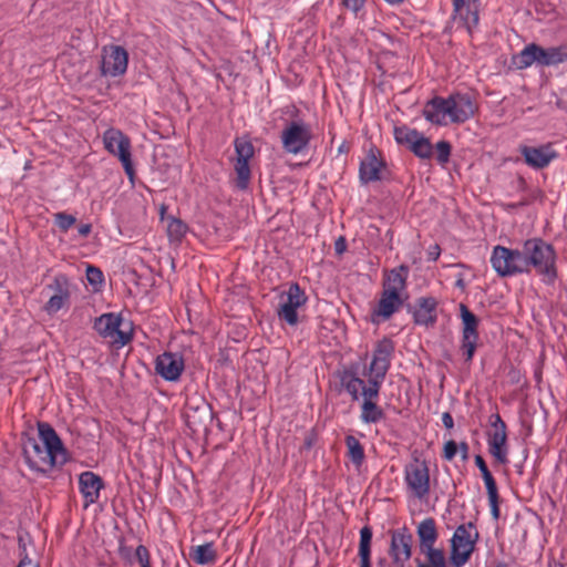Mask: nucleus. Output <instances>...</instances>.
Returning a JSON list of instances; mask_svg holds the SVG:
<instances>
[{"label": "nucleus", "mask_w": 567, "mask_h": 567, "mask_svg": "<svg viewBox=\"0 0 567 567\" xmlns=\"http://www.w3.org/2000/svg\"><path fill=\"white\" fill-rule=\"evenodd\" d=\"M404 481L411 494L423 499L430 494V468L424 460L414 457L413 461L404 467Z\"/></svg>", "instance_id": "obj_8"}, {"label": "nucleus", "mask_w": 567, "mask_h": 567, "mask_svg": "<svg viewBox=\"0 0 567 567\" xmlns=\"http://www.w3.org/2000/svg\"><path fill=\"white\" fill-rule=\"evenodd\" d=\"M123 320L120 315L113 312L104 313L95 319L94 329L104 338H114V343L125 346L132 338V331L121 329Z\"/></svg>", "instance_id": "obj_13"}, {"label": "nucleus", "mask_w": 567, "mask_h": 567, "mask_svg": "<svg viewBox=\"0 0 567 567\" xmlns=\"http://www.w3.org/2000/svg\"><path fill=\"white\" fill-rule=\"evenodd\" d=\"M419 538V549L425 556L426 563L415 558L416 567H447L445 553L442 548H436L439 539L436 522L432 517L421 520L416 527Z\"/></svg>", "instance_id": "obj_2"}, {"label": "nucleus", "mask_w": 567, "mask_h": 567, "mask_svg": "<svg viewBox=\"0 0 567 567\" xmlns=\"http://www.w3.org/2000/svg\"><path fill=\"white\" fill-rule=\"evenodd\" d=\"M437 301L434 297H420L414 306L408 305V311L412 313L415 324L434 326L437 320Z\"/></svg>", "instance_id": "obj_18"}, {"label": "nucleus", "mask_w": 567, "mask_h": 567, "mask_svg": "<svg viewBox=\"0 0 567 567\" xmlns=\"http://www.w3.org/2000/svg\"><path fill=\"white\" fill-rule=\"evenodd\" d=\"M478 339L480 337L462 336L461 351L465 358V362L470 363L473 360Z\"/></svg>", "instance_id": "obj_40"}, {"label": "nucleus", "mask_w": 567, "mask_h": 567, "mask_svg": "<svg viewBox=\"0 0 567 567\" xmlns=\"http://www.w3.org/2000/svg\"><path fill=\"white\" fill-rule=\"evenodd\" d=\"M420 132L408 126H398L394 128V138L398 144L404 145L408 148L412 146V143L420 136Z\"/></svg>", "instance_id": "obj_36"}, {"label": "nucleus", "mask_w": 567, "mask_h": 567, "mask_svg": "<svg viewBox=\"0 0 567 567\" xmlns=\"http://www.w3.org/2000/svg\"><path fill=\"white\" fill-rule=\"evenodd\" d=\"M86 279L90 285L94 286L95 288L101 286L104 281L103 272L100 268L95 266H87L86 268Z\"/></svg>", "instance_id": "obj_46"}, {"label": "nucleus", "mask_w": 567, "mask_h": 567, "mask_svg": "<svg viewBox=\"0 0 567 567\" xmlns=\"http://www.w3.org/2000/svg\"><path fill=\"white\" fill-rule=\"evenodd\" d=\"M478 0H453L454 20H457L468 33L478 25Z\"/></svg>", "instance_id": "obj_19"}, {"label": "nucleus", "mask_w": 567, "mask_h": 567, "mask_svg": "<svg viewBox=\"0 0 567 567\" xmlns=\"http://www.w3.org/2000/svg\"><path fill=\"white\" fill-rule=\"evenodd\" d=\"M80 491L85 498V506L99 499L100 491L103 487L102 478L93 472H83L79 477Z\"/></svg>", "instance_id": "obj_24"}, {"label": "nucleus", "mask_w": 567, "mask_h": 567, "mask_svg": "<svg viewBox=\"0 0 567 567\" xmlns=\"http://www.w3.org/2000/svg\"><path fill=\"white\" fill-rule=\"evenodd\" d=\"M491 264L501 277H509L526 271L523 247L520 249H509L503 246L494 247Z\"/></svg>", "instance_id": "obj_7"}, {"label": "nucleus", "mask_w": 567, "mask_h": 567, "mask_svg": "<svg viewBox=\"0 0 567 567\" xmlns=\"http://www.w3.org/2000/svg\"><path fill=\"white\" fill-rule=\"evenodd\" d=\"M337 375L339 378L341 388L350 394L351 399L353 401L359 400V396L363 392V389L368 386V384L361 378H359L357 367L351 365L343 369L342 371H338Z\"/></svg>", "instance_id": "obj_23"}, {"label": "nucleus", "mask_w": 567, "mask_h": 567, "mask_svg": "<svg viewBox=\"0 0 567 567\" xmlns=\"http://www.w3.org/2000/svg\"><path fill=\"white\" fill-rule=\"evenodd\" d=\"M23 454L29 467L39 473H47L48 470L66 463V458L53 454L51 450L35 440H29L24 446Z\"/></svg>", "instance_id": "obj_9"}, {"label": "nucleus", "mask_w": 567, "mask_h": 567, "mask_svg": "<svg viewBox=\"0 0 567 567\" xmlns=\"http://www.w3.org/2000/svg\"><path fill=\"white\" fill-rule=\"evenodd\" d=\"M474 523L470 522L466 525L462 524L457 526L452 538H451V553L450 561L453 567H463L471 558L475 544L478 539V533L475 532L472 538L470 528H474Z\"/></svg>", "instance_id": "obj_6"}, {"label": "nucleus", "mask_w": 567, "mask_h": 567, "mask_svg": "<svg viewBox=\"0 0 567 567\" xmlns=\"http://www.w3.org/2000/svg\"><path fill=\"white\" fill-rule=\"evenodd\" d=\"M307 300L308 297L300 286L297 282L291 284L286 292V300L277 310L279 319L284 320L289 326H297L299 322L297 309L303 306Z\"/></svg>", "instance_id": "obj_14"}, {"label": "nucleus", "mask_w": 567, "mask_h": 567, "mask_svg": "<svg viewBox=\"0 0 567 567\" xmlns=\"http://www.w3.org/2000/svg\"><path fill=\"white\" fill-rule=\"evenodd\" d=\"M455 286L461 288V289H464L465 288V282H464V279L462 278V276H460L455 282Z\"/></svg>", "instance_id": "obj_55"}, {"label": "nucleus", "mask_w": 567, "mask_h": 567, "mask_svg": "<svg viewBox=\"0 0 567 567\" xmlns=\"http://www.w3.org/2000/svg\"><path fill=\"white\" fill-rule=\"evenodd\" d=\"M342 3L347 9L357 13L363 8L365 0H342Z\"/></svg>", "instance_id": "obj_49"}, {"label": "nucleus", "mask_w": 567, "mask_h": 567, "mask_svg": "<svg viewBox=\"0 0 567 567\" xmlns=\"http://www.w3.org/2000/svg\"><path fill=\"white\" fill-rule=\"evenodd\" d=\"M311 447H312V442H311V440H306V442H305V449H306V450H310Z\"/></svg>", "instance_id": "obj_57"}, {"label": "nucleus", "mask_w": 567, "mask_h": 567, "mask_svg": "<svg viewBox=\"0 0 567 567\" xmlns=\"http://www.w3.org/2000/svg\"><path fill=\"white\" fill-rule=\"evenodd\" d=\"M391 543L389 555L393 567H405L412 556L413 535L406 526L390 532Z\"/></svg>", "instance_id": "obj_12"}, {"label": "nucleus", "mask_w": 567, "mask_h": 567, "mask_svg": "<svg viewBox=\"0 0 567 567\" xmlns=\"http://www.w3.org/2000/svg\"><path fill=\"white\" fill-rule=\"evenodd\" d=\"M409 272L410 268L406 265H400L390 270L383 281V290L402 295L406 288Z\"/></svg>", "instance_id": "obj_28"}, {"label": "nucleus", "mask_w": 567, "mask_h": 567, "mask_svg": "<svg viewBox=\"0 0 567 567\" xmlns=\"http://www.w3.org/2000/svg\"><path fill=\"white\" fill-rule=\"evenodd\" d=\"M19 543V556L20 561L17 567H39L37 563H34L27 553V544L24 539L20 536L18 539Z\"/></svg>", "instance_id": "obj_44"}, {"label": "nucleus", "mask_w": 567, "mask_h": 567, "mask_svg": "<svg viewBox=\"0 0 567 567\" xmlns=\"http://www.w3.org/2000/svg\"><path fill=\"white\" fill-rule=\"evenodd\" d=\"M175 567H181L178 564Z\"/></svg>", "instance_id": "obj_59"}, {"label": "nucleus", "mask_w": 567, "mask_h": 567, "mask_svg": "<svg viewBox=\"0 0 567 567\" xmlns=\"http://www.w3.org/2000/svg\"><path fill=\"white\" fill-rule=\"evenodd\" d=\"M423 116L435 125H446V116L451 118L450 97L434 96L423 109Z\"/></svg>", "instance_id": "obj_21"}, {"label": "nucleus", "mask_w": 567, "mask_h": 567, "mask_svg": "<svg viewBox=\"0 0 567 567\" xmlns=\"http://www.w3.org/2000/svg\"><path fill=\"white\" fill-rule=\"evenodd\" d=\"M344 442L348 450L347 454L351 462L358 467L361 466L365 455L364 449L360 441L353 435H347Z\"/></svg>", "instance_id": "obj_32"}, {"label": "nucleus", "mask_w": 567, "mask_h": 567, "mask_svg": "<svg viewBox=\"0 0 567 567\" xmlns=\"http://www.w3.org/2000/svg\"><path fill=\"white\" fill-rule=\"evenodd\" d=\"M78 231H79V235H80L81 237H84V238H85V237H87V236L91 234V231H92V226H91V224H82V225L79 227Z\"/></svg>", "instance_id": "obj_54"}, {"label": "nucleus", "mask_w": 567, "mask_h": 567, "mask_svg": "<svg viewBox=\"0 0 567 567\" xmlns=\"http://www.w3.org/2000/svg\"><path fill=\"white\" fill-rule=\"evenodd\" d=\"M76 221L73 215L60 212L54 214V224L63 233H66Z\"/></svg>", "instance_id": "obj_42"}, {"label": "nucleus", "mask_w": 567, "mask_h": 567, "mask_svg": "<svg viewBox=\"0 0 567 567\" xmlns=\"http://www.w3.org/2000/svg\"><path fill=\"white\" fill-rule=\"evenodd\" d=\"M518 151L525 164L534 169H543L558 157V153L554 150L551 143L539 146L519 145Z\"/></svg>", "instance_id": "obj_16"}, {"label": "nucleus", "mask_w": 567, "mask_h": 567, "mask_svg": "<svg viewBox=\"0 0 567 567\" xmlns=\"http://www.w3.org/2000/svg\"><path fill=\"white\" fill-rule=\"evenodd\" d=\"M373 532L368 525L360 529V543H359V557L361 560L360 567H371V542Z\"/></svg>", "instance_id": "obj_29"}, {"label": "nucleus", "mask_w": 567, "mask_h": 567, "mask_svg": "<svg viewBox=\"0 0 567 567\" xmlns=\"http://www.w3.org/2000/svg\"><path fill=\"white\" fill-rule=\"evenodd\" d=\"M380 385H377V392L375 394H369V385L363 389V392L361 395L363 396V403L361 406V420L363 423L370 424V423H378L379 421L383 420L385 414L383 410L377 405L373 400L378 398L380 392Z\"/></svg>", "instance_id": "obj_25"}, {"label": "nucleus", "mask_w": 567, "mask_h": 567, "mask_svg": "<svg viewBox=\"0 0 567 567\" xmlns=\"http://www.w3.org/2000/svg\"><path fill=\"white\" fill-rule=\"evenodd\" d=\"M190 556L193 560L198 565L213 564L216 560V551L214 549V544L206 543L204 545L193 547V553L190 554Z\"/></svg>", "instance_id": "obj_33"}, {"label": "nucleus", "mask_w": 567, "mask_h": 567, "mask_svg": "<svg viewBox=\"0 0 567 567\" xmlns=\"http://www.w3.org/2000/svg\"><path fill=\"white\" fill-rule=\"evenodd\" d=\"M347 250V240L343 236H340L334 241V251L337 255H342Z\"/></svg>", "instance_id": "obj_50"}, {"label": "nucleus", "mask_w": 567, "mask_h": 567, "mask_svg": "<svg viewBox=\"0 0 567 567\" xmlns=\"http://www.w3.org/2000/svg\"><path fill=\"white\" fill-rule=\"evenodd\" d=\"M234 169L236 173V187L240 190L247 189L251 178L249 162L236 161Z\"/></svg>", "instance_id": "obj_34"}, {"label": "nucleus", "mask_w": 567, "mask_h": 567, "mask_svg": "<svg viewBox=\"0 0 567 567\" xmlns=\"http://www.w3.org/2000/svg\"><path fill=\"white\" fill-rule=\"evenodd\" d=\"M135 558L141 567H151L150 551L144 545L137 546Z\"/></svg>", "instance_id": "obj_47"}, {"label": "nucleus", "mask_w": 567, "mask_h": 567, "mask_svg": "<svg viewBox=\"0 0 567 567\" xmlns=\"http://www.w3.org/2000/svg\"><path fill=\"white\" fill-rule=\"evenodd\" d=\"M384 1L390 4H399V3H402L404 0H384Z\"/></svg>", "instance_id": "obj_56"}, {"label": "nucleus", "mask_w": 567, "mask_h": 567, "mask_svg": "<svg viewBox=\"0 0 567 567\" xmlns=\"http://www.w3.org/2000/svg\"><path fill=\"white\" fill-rule=\"evenodd\" d=\"M312 138L310 125L302 120L290 121L281 132L282 148L289 154H300Z\"/></svg>", "instance_id": "obj_10"}, {"label": "nucleus", "mask_w": 567, "mask_h": 567, "mask_svg": "<svg viewBox=\"0 0 567 567\" xmlns=\"http://www.w3.org/2000/svg\"><path fill=\"white\" fill-rule=\"evenodd\" d=\"M339 152H343V145L339 147Z\"/></svg>", "instance_id": "obj_58"}, {"label": "nucleus", "mask_w": 567, "mask_h": 567, "mask_svg": "<svg viewBox=\"0 0 567 567\" xmlns=\"http://www.w3.org/2000/svg\"><path fill=\"white\" fill-rule=\"evenodd\" d=\"M435 150H436V161L440 164L447 163L450 159V156H451V150H452L451 144L447 141H440L436 143Z\"/></svg>", "instance_id": "obj_43"}, {"label": "nucleus", "mask_w": 567, "mask_h": 567, "mask_svg": "<svg viewBox=\"0 0 567 567\" xmlns=\"http://www.w3.org/2000/svg\"><path fill=\"white\" fill-rule=\"evenodd\" d=\"M187 225L178 218L172 217L167 225V234L169 239L173 241H181L187 233Z\"/></svg>", "instance_id": "obj_38"}, {"label": "nucleus", "mask_w": 567, "mask_h": 567, "mask_svg": "<svg viewBox=\"0 0 567 567\" xmlns=\"http://www.w3.org/2000/svg\"><path fill=\"white\" fill-rule=\"evenodd\" d=\"M442 423L446 429H452L454 426L453 417L449 412L443 413Z\"/></svg>", "instance_id": "obj_53"}, {"label": "nucleus", "mask_w": 567, "mask_h": 567, "mask_svg": "<svg viewBox=\"0 0 567 567\" xmlns=\"http://www.w3.org/2000/svg\"><path fill=\"white\" fill-rule=\"evenodd\" d=\"M458 451L461 453V457L463 461H466L468 458V451H470V446L466 442H461L458 444Z\"/></svg>", "instance_id": "obj_52"}, {"label": "nucleus", "mask_w": 567, "mask_h": 567, "mask_svg": "<svg viewBox=\"0 0 567 567\" xmlns=\"http://www.w3.org/2000/svg\"><path fill=\"white\" fill-rule=\"evenodd\" d=\"M449 97L452 123H464L475 115L477 106L472 95L467 93H455L451 94Z\"/></svg>", "instance_id": "obj_20"}, {"label": "nucleus", "mask_w": 567, "mask_h": 567, "mask_svg": "<svg viewBox=\"0 0 567 567\" xmlns=\"http://www.w3.org/2000/svg\"><path fill=\"white\" fill-rule=\"evenodd\" d=\"M39 437L43 446L48 447L53 454L68 460L66 450L55 430L47 422L38 424Z\"/></svg>", "instance_id": "obj_26"}, {"label": "nucleus", "mask_w": 567, "mask_h": 567, "mask_svg": "<svg viewBox=\"0 0 567 567\" xmlns=\"http://www.w3.org/2000/svg\"><path fill=\"white\" fill-rule=\"evenodd\" d=\"M487 496L488 502L491 506V514L495 520L499 518L501 512H499V495H498V488H492L487 489Z\"/></svg>", "instance_id": "obj_45"}, {"label": "nucleus", "mask_w": 567, "mask_h": 567, "mask_svg": "<svg viewBox=\"0 0 567 567\" xmlns=\"http://www.w3.org/2000/svg\"><path fill=\"white\" fill-rule=\"evenodd\" d=\"M409 150L422 159H430L433 155V145L423 134H420Z\"/></svg>", "instance_id": "obj_35"}, {"label": "nucleus", "mask_w": 567, "mask_h": 567, "mask_svg": "<svg viewBox=\"0 0 567 567\" xmlns=\"http://www.w3.org/2000/svg\"><path fill=\"white\" fill-rule=\"evenodd\" d=\"M394 349V342L386 337L377 343L368 368L370 374L368 379L369 394H375L377 385L381 386L390 369Z\"/></svg>", "instance_id": "obj_4"}, {"label": "nucleus", "mask_w": 567, "mask_h": 567, "mask_svg": "<svg viewBox=\"0 0 567 567\" xmlns=\"http://www.w3.org/2000/svg\"><path fill=\"white\" fill-rule=\"evenodd\" d=\"M184 359L178 353L164 352L155 360V371L166 381H177L184 371Z\"/></svg>", "instance_id": "obj_17"}, {"label": "nucleus", "mask_w": 567, "mask_h": 567, "mask_svg": "<svg viewBox=\"0 0 567 567\" xmlns=\"http://www.w3.org/2000/svg\"><path fill=\"white\" fill-rule=\"evenodd\" d=\"M386 173L388 166L381 151L375 146H371L360 163V182L367 185L373 182L382 181L385 178Z\"/></svg>", "instance_id": "obj_11"}, {"label": "nucleus", "mask_w": 567, "mask_h": 567, "mask_svg": "<svg viewBox=\"0 0 567 567\" xmlns=\"http://www.w3.org/2000/svg\"><path fill=\"white\" fill-rule=\"evenodd\" d=\"M489 454L495 458V461L502 465L508 463V447L503 444H492L487 443Z\"/></svg>", "instance_id": "obj_41"}, {"label": "nucleus", "mask_w": 567, "mask_h": 567, "mask_svg": "<svg viewBox=\"0 0 567 567\" xmlns=\"http://www.w3.org/2000/svg\"><path fill=\"white\" fill-rule=\"evenodd\" d=\"M493 431L488 433L487 443L507 445V426L498 413L489 419Z\"/></svg>", "instance_id": "obj_30"}, {"label": "nucleus", "mask_w": 567, "mask_h": 567, "mask_svg": "<svg viewBox=\"0 0 567 567\" xmlns=\"http://www.w3.org/2000/svg\"><path fill=\"white\" fill-rule=\"evenodd\" d=\"M523 255L526 264V271L533 268L543 281L553 285L557 278L556 251L551 244L542 238H530L523 244Z\"/></svg>", "instance_id": "obj_1"}, {"label": "nucleus", "mask_w": 567, "mask_h": 567, "mask_svg": "<svg viewBox=\"0 0 567 567\" xmlns=\"http://www.w3.org/2000/svg\"><path fill=\"white\" fill-rule=\"evenodd\" d=\"M566 61L567 45L543 48L536 43H529L513 56V64L518 70L527 69L534 63L539 66H551Z\"/></svg>", "instance_id": "obj_3"}, {"label": "nucleus", "mask_w": 567, "mask_h": 567, "mask_svg": "<svg viewBox=\"0 0 567 567\" xmlns=\"http://www.w3.org/2000/svg\"><path fill=\"white\" fill-rule=\"evenodd\" d=\"M54 293L44 306L48 313H56L69 300L68 279L63 275L55 276L53 282L48 286Z\"/></svg>", "instance_id": "obj_22"}, {"label": "nucleus", "mask_w": 567, "mask_h": 567, "mask_svg": "<svg viewBox=\"0 0 567 567\" xmlns=\"http://www.w3.org/2000/svg\"><path fill=\"white\" fill-rule=\"evenodd\" d=\"M475 465L478 467L483 481L485 483L486 491L497 487L495 478L493 477L491 471L488 470L486 462L484 461L482 455H475Z\"/></svg>", "instance_id": "obj_39"}, {"label": "nucleus", "mask_w": 567, "mask_h": 567, "mask_svg": "<svg viewBox=\"0 0 567 567\" xmlns=\"http://www.w3.org/2000/svg\"><path fill=\"white\" fill-rule=\"evenodd\" d=\"M457 451L458 444L455 441L450 440L444 444L443 457L447 461H452L455 457Z\"/></svg>", "instance_id": "obj_48"}, {"label": "nucleus", "mask_w": 567, "mask_h": 567, "mask_svg": "<svg viewBox=\"0 0 567 567\" xmlns=\"http://www.w3.org/2000/svg\"><path fill=\"white\" fill-rule=\"evenodd\" d=\"M128 53L121 45H111L104 49L101 62V74L116 78L123 75L127 70Z\"/></svg>", "instance_id": "obj_15"}, {"label": "nucleus", "mask_w": 567, "mask_h": 567, "mask_svg": "<svg viewBox=\"0 0 567 567\" xmlns=\"http://www.w3.org/2000/svg\"><path fill=\"white\" fill-rule=\"evenodd\" d=\"M441 248L439 245L430 246L427 250V260L429 261H436L440 257Z\"/></svg>", "instance_id": "obj_51"}, {"label": "nucleus", "mask_w": 567, "mask_h": 567, "mask_svg": "<svg viewBox=\"0 0 567 567\" xmlns=\"http://www.w3.org/2000/svg\"><path fill=\"white\" fill-rule=\"evenodd\" d=\"M460 312L462 319V336L480 337L478 336V318L464 305H460Z\"/></svg>", "instance_id": "obj_31"}, {"label": "nucleus", "mask_w": 567, "mask_h": 567, "mask_svg": "<svg viewBox=\"0 0 567 567\" xmlns=\"http://www.w3.org/2000/svg\"><path fill=\"white\" fill-rule=\"evenodd\" d=\"M236 161L249 162L255 154L254 145L249 140L236 138L234 142Z\"/></svg>", "instance_id": "obj_37"}, {"label": "nucleus", "mask_w": 567, "mask_h": 567, "mask_svg": "<svg viewBox=\"0 0 567 567\" xmlns=\"http://www.w3.org/2000/svg\"><path fill=\"white\" fill-rule=\"evenodd\" d=\"M403 302L404 298L402 297V295L382 290L378 306L373 310L372 315L381 317L384 320H386L391 318L392 315L401 308Z\"/></svg>", "instance_id": "obj_27"}, {"label": "nucleus", "mask_w": 567, "mask_h": 567, "mask_svg": "<svg viewBox=\"0 0 567 567\" xmlns=\"http://www.w3.org/2000/svg\"><path fill=\"white\" fill-rule=\"evenodd\" d=\"M103 144L110 154L120 159L125 174L133 182L135 169L132 162L130 137L121 130L111 127L103 133Z\"/></svg>", "instance_id": "obj_5"}]
</instances>
